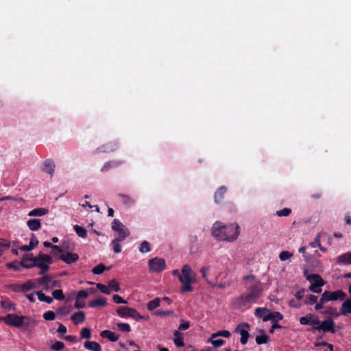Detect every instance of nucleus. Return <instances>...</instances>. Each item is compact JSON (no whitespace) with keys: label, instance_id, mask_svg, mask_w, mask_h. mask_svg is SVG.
<instances>
[{"label":"nucleus","instance_id":"412c9836","mask_svg":"<svg viewBox=\"0 0 351 351\" xmlns=\"http://www.w3.org/2000/svg\"><path fill=\"white\" fill-rule=\"evenodd\" d=\"M227 192V188L224 186H220L215 193V202L217 204H219L222 202L224 198V195Z\"/></svg>","mask_w":351,"mask_h":351},{"label":"nucleus","instance_id":"09e8293b","mask_svg":"<svg viewBox=\"0 0 351 351\" xmlns=\"http://www.w3.org/2000/svg\"><path fill=\"white\" fill-rule=\"evenodd\" d=\"M210 269V266H204L200 269V273L202 274V278L207 282V283L211 285V282L207 278V273L209 271Z\"/></svg>","mask_w":351,"mask_h":351},{"label":"nucleus","instance_id":"864d4df0","mask_svg":"<svg viewBox=\"0 0 351 351\" xmlns=\"http://www.w3.org/2000/svg\"><path fill=\"white\" fill-rule=\"evenodd\" d=\"M43 318L47 321H52L56 318V313L52 311H48L43 314Z\"/></svg>","mask_w":351,"mask_h":351},{"label":"nucleus","instance_id":"bb28decb","mask_svg":"<svg viewBox=\"0 0 351 351\" xmlns=\"http://www.w3.org/2000/svg\"><path fill=\"white\" fill-rule=\"evenodd\" d=\"M107 304L106 299L104 298H99L93 300L88 303V306L91 308H97L99 306H105Z\"/></svg>","mask_w":351,"mask_h":351},{"label":"nucleus","instance_id":"6e6d98bb","mask_svg":"<svg viewBox=\"0 0 351 351\" xmlns=\"http://www.w3.org/2000/svg\"><path fill=\"white\" fill-rule=\"evenodd\" d=\"M317 302V297L316 295L310 294L309 295L306 296V300H305L306 304H314Z\"/></svg>","mask_w":351,"mask_h":351},{"label":"nucleus","instance_id":"e2e57ef3","mask_svg":"<svg viewBox=\"0 0 351 351\" xmlns=\"http://www.w3.org/2000/svg\"><path fill=\"white\" fill-rule=\"evenodd\" d=\"M113 302L116 304H127L128 302L119 295H114L112 298Z\"/></svg>","mask_w":351,"mask_h":351},{"label":"nucleus","instance_id":"603ef678","mask_svg":"<svg viewBox=\"0 0 351 351\" xmlns=\"http://www.w3.org/2000/svg\"><path fill=\"white\" fill-rule=\"evenodd\" d=\"M43 245L45 247H50V248H52L53 250H57L60 253H62L63 252L62 248H61L60 246L53 245L51 243H50L49 241H45L43 243Z\"/></svg>","mask_w":351,"mask_h":351},{"label":"nucleus","instance_id":"f3484780","mask_svg":"<svg viewBox=\"0 0 351 351\" xmlns=\"http://www.w3.org/2000/svg\"><path fill=\"white\" fill-rule=\"evenodd\" d=\"M39 241L34 234H32L30 239V242L28 245H22L19 249L23 252H29L32 250L37 245Z\"/></svg>","mask_w":351,"mask_h":351},{"label":"nucleus","instance_id":"473e14b6","mask_svg":"<svg viewBox=\"0 0 351 351\" xmlns=\"http://www.w3.org/2000/svg\"><path fill=\"white\" fill-rule=\"evenodd\" d=\"M36 295L40 302H45L47 304H51L53 302V298L47 296L42 291L36 292Z\"/></svg>","mask_w":351,"mask_h":351},{"label":"nucleus","instance_id":"b1692460","mask_svg":"<svg viewBox=\"0 0 351 351\" xmlns=\"http://www.w3.org/2000/svg\"><path fill=\"white\" fill-rule=\"evenodd\" d=\"M85 314L83 311H77V312H75V313H73L71 317L72 322L75 324H80V323H82L84 322L85 320Z\"/></svg>","mask_w":351,"mask_h":351},{"label":"nucleus","instance_id":"4be33fe9","mask_svg":"<svg viewBox=\"0 0 351 351\" xmlns=\"http://www.w3.org/2000/svg\"><path fill=\"white\" fill-rule=\"evenodd\" d=\"M337 263L343 265H351V251L343 254L337 258Z\"/></svg>","mask_w":351,"mask_h":351},{"label":"nucleus","instance_id":"5701e85b","mask_svg":"<svg viewBox=\"0 0 351 351\" xmlns=\"http://www.w3.org/2000/svg\"><path fill=\"white\" fill-rule=\"evenodd\" d=\"M174 339L173 343L177 347H183L184 346V335L180 332L179 330H175L173 332Z\"/></svg>","mask_w":351,"mask_h":351},{"label":"nucleus","instance_id":"37998d69","mask_svg":"<svg viewBox=\"0 0 351 351\" xmlns=\"http://www.w3.org/2000/svg\"><path fill=\"white\" fill-rule=\"evenodd\" d=\"M230 335H231V333L230 331L226 330H220L215 333L212 334V338H216L218 337H223L226 338H228L230 337Z\"/></svg>","mask_w":351,"mask_h":351},{"label":"nucleus","instance_id":"7ed1b4c3","mask_svg":"<svg viewBox=\"0 0 351 351\" xmlns=\"http://www.w3.org/2000/svg\"><path fill=\"white\" fill-rule=\"evenodd\" d=\"M52 263V257L43 252H40L37 256H34L33 254H27L22 257L23 267L26 269L36 267L40 269L39 275L47 273L50 269V265Z\"/></svg>","mask_w":351,"mask_h":351},{"label":"nucleus","instance_id":"8fccbe9b","mask_svg":"<svg viewBox=\"0 0 351 351\" xmlns=\"http://www.w3.org/2000/svg\"><path fill=\"white\" fill-rule=\"evenodd\" d=\"M293 256V254L288 251H282L279 254V258L281 261H285Z\"/></svg>","mask_w":351,"mask_h":351},{"label":"nucleus","instance_id":"c85d7f7f","mask_svg":"<svg viewBox=\"0 0 351 351\" xmlns=\"http://www.w3.org/2000/svg\"><path fill=\"white\" fill-rule=\"evenodd\" d=\"M118 197L121 199L122 203L128 208L132 206L135 201L131 197L125 194H119Z\"/></svg>","mask_w":351,"mask_h":351},{"label":"nucleus","instance_id":"774afa93","mask_svg":"<svg viewBox=\"0 0 351 351\" xmlns=\"http://www.w3.org/2000/svg\"><path fill=\"white\" fill-rule=\"evenodd\" d=\"M74 306L76 308H82L85 306V302L84 301H80L78 299H76Z\"/></svg>","mask_w":351,"mask_h":351},{"label":"nucleus","instance_id":"393cba45","mask_svg":"<svg viewBox=\"0 0 351 351\" xmlns=\"http://www.w3.org/2000/svg\"><path fill=\"white\" fill-rule=\"evenodd\" d=\"M84 346L86 349L90 351H102L101 346L96 341H87L84 343Z\"/></svg>","mask_w":351,"mask_h":351},{"label":"nucleus","instance_id":"2f4dec72","mask_svg":"<svg viewBox=\"0 0 351 351\" xmlns=\"http://www.w3.org/2000/svg\"><path fill=\"white\" fill-rule=\"evenodd\" d=\"M123 241V240H121L118 238H114V240H112L111 245L112 246V250L115 253H120L121 252V246L120 245V243Z\"/></svg>","mask_w":351,"mask_h":351},{"label":"nucleus","instance_id":"cd10ccee","mask_svg":"<svg viewBox=\"0 0 351 351\" xmlns=\"http://www.w3.org/2000/svg\"><path fill=\"white\" fill-rule=\"evenodd\" d=\"M121 164H122L121 161H116V160L109 161L104 164V165L102 167L101 171L102 172H106L112 168H116V167H119Z\"/></svg>","mask_w":351,"mask_h":351},{"label":"nucleus","instance_id":"e433bc0d","mask_svg":"<svg viewBox=\"0 0 351 351\" xmlns=\"http://www.w3.org/2000/svg\"><path fill=\"white\" fill-rule=\"evenodd\" d=\"M22 292H27L36 288V285L32 280H28L26 282L21 284Z\"/></svg>","mask_w":351,"mask_h":351},{"label":"nucleus","instance_id":"3c124183","mask_svg":"<svg viewBox=\"0 0 351 351\" xmlns=\"http://www.w3.org/2000/svg\"><path fill=\"white\" fill-rule=\"evenodd\" d=\"M117 327L121 331L124 332H129L131 331L130 326L127 323H118Z\"/></svg>","mask_w":351,"mask_h":351},{"label":"nucleus","instance_id":"5fc2aeb1","mask_svg":"<svg viewBox=\"0 0 351 351\" xmlns=\"http://www.w3.org/2000/svg\"><path fill=\"white\" fill-rule=\"evenodd\" d=\"M108 287H109V289H112V290H114V291H117V292L120 291L119 284L114 279L111 280L109 282Z\"/></svg>","mask_w":351,"mask_h":351},{"label":"nucleus","instance_id":"13d9d810","mask_svg":"<svg viewBox=\"0 0 351 351\" xmlns=\"http://www.w3.org/2000/svg\"><path fill=\"white\" fill-rule=\"evenodd\" d=\"M97 288L103 293H105L107 295L110 294V291L109 289L108 286L107 287L103 284L97 283Z\"/></svg>","mask_w":351,"mask_h":351},{"label":"nucleus","instance_id":"2eb2a0df","mask_svg":"<svg viewBox=\"0 0 351 351\" xmlns=\"http://www.w3.org/2000/svg\"><path fill=\"white\" fill-rule=\"evenodd\" d=\"M349 292L350 293V298L346 300L342 303L339 311L341 315L344 316L351 314V285L349 286Z\"/></svg>","mask_w":351,"mask_h":351},{"label":"nucleus","instance_id":"6ab92c4d","mask_svg":"<svg viewBox=\"0 0 351 351\" xmlns=\"http://www.w3.org/2000/svg\"><path fill=\"white\" fill-rule=\"evenodd\" d=\"M100 336L103 338L108 339L111 342H116L118 341L119 338V335L116 333L109 330H105L100 332Z\"/></svg>","mask_w":351,"mask_h":351},{"label":"nucleus","instance_id":"c756f323","mask_svg":"<svg viewBox=\"0 0 351 351\" xmlns=\"http://www.w3.org/2000/svg\"><path fill=\"white\" fill-rule=\"evenodd\" d=\"M261 332L263 333V335L256 336V343L258 345L267 343L269 340V337L265 334L263 330H261Z\"/></svg>","mask_w":351,"mask_h":351},{"label":"nucleus","instance_id":"338daca9","mask_svg":"<svg viewBox=\"0 0 351 351\" xmlns=\"http://www.w3.org/2000/svg\"><path fill=\"white\" fill-rule=\"evenodd\" d=\"M88 295V293L86 290H81L77 293L76 299L80 300V299L86 298Z\"/></svg>","mask_w":351,"mask_h":351},{"label":"nucleus","instance_id":"ddd939ff","mask_svg":"<svg viewBox=\"0 0 351 351\" xmlns=\"http://www.w3.org/2000/svg\"><path fill=\"white\" fill-rule=\"evenodd\" d=\"M250 325L247 323H243L239 324L235 329L237 332H239L241 337L240 339V342L243 345H245L247 342L248 338L250 337V334L247 330H246L244 328H249Z\"/></svg>","mask_w":351,"mask_h":351},{"label":"nucleus","instance_id":"20e7f679","mask_svg":"<svg viewBox=\"0 0 351 351\" xmlns=\"http://www.w3.org/2000/svg\"><path fill=\"white\" fill-rule=\"evenodd\" d=\"M195 276L190 265L187 264L183 265L181 270V276H179V280L182 283L180 288L182 293L193 291L191 284L195 281Z\"/></svg>","mask_w":351,"mask_h":351},{"label":"nucleus","instance_id":"a211bd4d","mask_svg":"<svg viewBox=\"0 0 351 351\" xmlns=\"http://www.w3.org/2000/svg\"><path fill=\"white\" fill-rule=\"evenodd\" d=\"M283 319V315L278 311L269 312L264 317V322L271 321L272 322H278V321Z\"/></svg>","mask_w":351,"mask_h":351},{"label":"nucleus","instance_id":"0e129e2a","mask_svg":"<svg viewBox=\"0 0 351 351\" xmlns=\"http://www.w3.org/2000/svg\"><path fill=\"white\" fill-rule=\"evenodd\" d=\"M320 237H321V234L319 233L317 234V236L315 237L314 241L313 242L311 243V245L313 247H318V246H320Z\"/></svg>","mask_w":351,"mask_h":351},{"label":"nucleus","instance_id":"9d476101","mask_svg":"<svg viewBox=\"0 0 351 351\" xmlns=\"http://www.w3.org/2000/svg\"><path fill=\"white\" fill-rule=\"evenodd\" d=\"M300 324L301 325H310L312 326L313 330L317 329L318 325L320 324V320L319 317L311 313L307 314L306 316L301 317L299 319Z\"/></svg>","mask_w":351,"mask_h":351},{"label":"nucleus","instance_id":"f257e3e1","mask_svg":"<svg viewBox=\"0 0 351 351\" xmlns=\"http://www.w3.org/2000/svg\"><path fill=\"white\" fill-rule=\"evenodd\" d=\"M245 281L246 293L241 295L237 298V304L239 306L256 303L262 296L263 289L261 283L254 275H247L243 278Z\"/></svg>","mask_w":351,"mask_h":351},{"label":"nucleus","instance_id":"c03bdc74","mask_svg":"<svg viewBox=\"0 0 351 351\" xmlns=\"http://www.w3.org/2000/svg\"><path fill=\"white\" fill-rule=\"evenodd\" d=\"M151 250V245L147 241L141 243L139 247V251L142 253L149 252Z\"/></svg>","mask_w":351,"mask_h":351},{"label":"nucleus","instance_id":"f704fd0d","mask_svg":"<svg viewBox=\"0 0 351 351\" xmlns=\"http://www.w3.org/2000/svg\"><path fill=\"white\" fill-rule=\"evenodd\" d=\"M160 299L159 298H156L153 300L149 301L147 303V308L149 311H153L160 306Z\"/></svg>","mask_w":351,"mask_h":351},{"label":"nucleus","instance_id":"7c9ffc66","mask_svg":"<svg viewBox=\"0 0 351 351\" xmlns=\"http://www.w3.org/2000/svg\"><path fill=\"white\" fill-rule=\"evenodd\" d=\"M49 212L48 209L45 208H38L31 210L28 215L29 216H43L47 214Z\"/></svg>","mask_w":351,"mask_h":351},{"label":"nucleus","instance_id":"f03ea898","mask_svg":"<svg viewBox=\"0 0 351 351\" xmlns=\"http://www.w3.org/2000/svg\"><path fill=\"white\" fill-rule=\"evenodd\" d=\"M239 234L240 228L236 223L224 225L221 221H216L211 228L212 236L220 241H234Z\"/></svg>","mask_w":351,"mask_h":351},{"label":"nucleus","instance_id":"c9c22d12","mask_svg":"<svg viewBox=\"0 0 351 351\" xmlns=\"http://www.w3.org/2000/svg\"><path fill=\"white\" fill-rule=\"evenodd\" d=\"M268 311H269L267 308H257L255 310L254 315L256 317L263 318V320L264 321V317H266Z\"/></svg>","mask_w":351,"mask_h":351},{"label":"nucleus","instance_id":"dca6fc26","mask_svg":"<svg viewBox=\"0 0 351 351\" xmlns=\"http://www.w3.org/2000/svg\"><path fill=\"white\" fill-rule=\"evenodd\" d=\"M54 170L55 164L51 160L47 159L43 162L42 171L49 174L50 178H52Z\"/></svg>","mask_w":351,"mask_h":351},{"label":"nucleus","instance_id":"4d7b16f0","mask_svg":"<svg viewBox=\"0 0 351 351\" xmlns=\"http://www.w3.org/2000/svg\"><path fill=\"white\" fill-rule=\"evenodd\" d=\"M291 213V210L289 208H285L276 211V215L278 217H287Z\"/></svg>","mask_w":351,"mask_h":351},{"label":"nucleus","instance_id":"680f3d73","mask_svg":"<svg viewBox=\"0 0 351 351\" xmlns=\"http://www.w3.org/2000/svg\"><path fill=\"white\" fill-rule=\"evenodd\" d=\"M57 332L59 333L60 337H63V336L66 332V328L65 326H64L62 324H59L58 328L57 330Z\"/></svg>","mask_w":351,"mask_h":351},{"label":"nucleus","instance_id":"58836bf2","mask_svg":"<svg viewBox=\"0 0 351 351\" xmlns=\"http://www.w3.org/2000/svg\"><path fill=\"white\" fill-rule=\"evenodd\" d=\"M52 278L49 276H44L41 278H38L36 280L40 285L48 287L51 282Z\"/></svg>","mask_w":351,"mask_h":351},{"label":"nucleus","instance_id":"6e6552de","mask_svg":"<svg viewBox=\"0 0 351 351\" xmlns=\"http://www.w3.org/2000/svg\"><path fill=\"white\" fill-rule=\"evenodd\" d=\"M111 228L112 230L117 232L118 236L117 238L118 239L124 241L127 237L130 236V232L128 228L117 219H114L112 221Z\"/></svg>","mask_w":351,"mask_h":351},{"label":"nucleus","instance_id":"79ce46f5","mask_svg":"<svg viewBox=\"0 0 351 351\" xmlns=\"http://www.w3.org/2000/svg\"><path fill=\"white\" fill-rule=\"evenodd\" d=\"M215 338H212V336L208 340V342H210L215 348H220L222 346L225 344V341L219 339H215Z\"/></svg>","mask_w":351,"mask_h":351},{"label":"nucleus","instance_id":"f8f14e48","mask_svg":"<svg viewBox=\"0 0 351 351\" xmlns=\"http://www.w3.org/2000/svg\"><path fill=\"white\" fill-rule=\"evenodd\" d=\"M317 330L321 331L322 330L324 332H330L331 333L335 332V322L334 320L329 317L324 319L323 322H320L319 325L317 326Z\"/></svg>","mask_w":351,"mask_h":351},{"label":"nucleus","instance_id":"aec40b11","mask_svg":"<svg viewBox=\"0 0 351 351\" xmlns=\"http://www.w3.org/2000/svg\"><path fill=\"white\" fill-rule=\"evenodd\" d=\"M117 148V143L110 142L106 143L97 149L98 152H114Z\"/></svg>","mask_w":351,"mask_h":351},{"label":"nucleus","instance_id":"49530a36","mask_svg":"<svg viewBox=\"0 0 351 351\" xmlns=\"http://www.w3.org/2000/svg\"><path fill=\"white\" fill-rule=\"evenodd\" d=\"M80 337L82 339H90L91 338V330L88 328H83L80 332Z\"/></svg>","mask_w":351,"mask_h":351},{"label":"nucleus","instance_id":"72a5a7b5","mask_svg":"<svg viewBox=\"0 0 351 351\" xmlns=\"http://www.w3.org/2000/svg\"><path fill=\"white\" fill-rule=\"evenodd\" d=\"M73 229L80 237L84 239L87 237V231L84 228L75 225Z\"/></svg>","mask_w":351,"mask_h":351},{"label":"nucleus","instance_id":"423d86ee","mask_svg":"<svg viewBox=\"0 0 351 351\" xmlns=\"http://www.w3.org/2000/svg\"><path fill=\"white\" fill-rule=\"evenodd\" d=\"M118 315L121 317H132L136 321L145 319V317L141 315L135 308L121 306L117 309Z\"/></svg>","mask_w":351,"mask_h":351},{"label":"nucleus","instance_id":"1a4fd4ad","mask_svg":"<svg viewBox=\"0 0 351 351\" xmlns=\"http://www.w3.org/2000/svg\"><path fill=\"white\" fill-rule=\"evenodd\" d=\"M345 298L346 293L342 290L325 291L322 294V303H326L329 301L343 300Z\"/></svg>","mask_w":351,"mask_h":351},{"label":"nucleus","instance_id":"69168bd1","mask_svg":"<svg viewBox=\"0 0 351 351\" xmlns=\"http://www.w3.org/2000/svg\"><path fill=\"white\" fill-rule=\"evenodd\" d=\"M10 289H11L14 292L19 293L22 292L21 285L20 284H12L9 286Z\"/></svg>","mask_w":351,"mask_h":351},{"label":"nucleus","instance_id":"052dcab7","mask_svg":"<svg viewBox=\"0 0 351 351\" xmlns=\"http://www.w3.org/2000/svg\"><path fill=\"white\" fill-rule=\"evenodd\" d=\"M306 292V290H305L304 289H302L295 293V297L296 298L298 302L300 301L305 296Z\"/></svg>","mask_w":351,"mask_h":351},{"label":"nucleus","instance_id":"a878e982","mask_svg":"<svg viewBox=\"0 0 351 351\" xmlns=\"http://www.w3.org/2000/svg\"><path fill=\"white\" fill-rule=\"evenodd\" d=\"M28 228L32 231L38 230L41 227L40 219H31L27 221Z\"/></svg>","mask_w":351,"mask_h":351},{"label":"nucleus","instance_id":"4c0bfd02","mask_svg":"<svg viewBox=\"0 0 351 351\" xmlns=\"http://www.w3.org/2000/svg\"><path fill=\"white\" fill-rule=\"evenodd\" d=\"M7 268L10 269H12L14 271H19L21 267H23L22 265V260L21 261L20 263L17 262H10L6 264Z\"/></svg>","mask_w":351,"mask_h":351},{"label":"nucleus","instance_id":"de8ad7c7","mask_svg":"<svg viewBox=\"0 0 351 351\" xmlns=\"http://www.w3.org/2000/svg\"><path fill=\"white\" fill-rule=\"evenodd\" d=\"M64 348V344L62 341H57L51 346V349L54 351H61Z\"/></svg>","mask_w":351,"mask_h":351},{"label":"nucleus","instance_id":"4468645a","mask_svg":"<svg viewBox=\"0 0 351 351\" xmlns=\"http://www.w3.org/2000/svg\"><path fill=\"white\" fill-rule=\"evenodd\" d=\"M59 259L62 260L66 264H72L79 260V255L76 253L66 252L65 254H60Z\"/></svg>","mask_w":351,"mask_h":351},{"label":"nucleus","instance_id":"ea45409f","mask_svg":"<svg viewBox=\"0 0 351 351\" xmlns=\"http://www.w3.org/2000/svg\"><path fill=\"white\" fill-rule=\"evenodd\" d=\"M106 269V267L103 263H99L92 269V272L94 274L99 275L101 274Z\"/></svg>","mask_w":351,"mask_h":351},{"label":"nucleus","instance_id":"39448f33","mask_svg":"<svg viewBox=\"0 0 351 351\" xmlns=\"http://www.w3.org/2000/svg\"><path fill=\"white\" fill-rule=\"evenodd\" d=\"M2 319L7 325L17 328H21L23 326L27 328L34 322V320L29 317L19 316L16 314H8Z\"/></svg>","mask_w":351,"mask_h":351},{"label":"nucleus","instance_id":"0eeeda50","mask_svg":"<svg viewBox=\"0 0 351 351\" xmlns=\"http://www.w3.org/2000/svg\"><path fill=\"white\" fill-rule=\"evenodd\" d=\"M306 279L311 283L309 291L315 293L322 292L321 287L324 285L325 282L319 274H310L306 276Z\"/></svg>","mask_w":351,"mask_h":351},{"label":"nucleus","instance_id":"a19ab883","mask_svg":"<svg viewBox=\"0 0 351 351\" xmlns=\"http://www.w3.org/2000/svg\"><path fill=\"white\" fill-rule=\"evenodd\" d=\"M10 247V242L4 239H0V252L1 256L3 254L4 250L9 249Z\"/></svg>","mask_w":351,"mask_h":351},{"label":"nucleus","instance_id":"a18cd8bd","mask_svg":"<svg viewBox=\"0 0 351 351\" xmlns=\"http://www.w3.org/2000/svg\"><path fill=\"white\" fill-rule=\"evenodd\" d=\"M53 299L55 298L58 300H63L64 299V295L62 289H56L52 293Z\"/></svg>","mask_w":351,"mask_h":351},{"label":"nucleus","instance_id":"9b49d317","mask_svg":"<svg viewBox=\"0 0 351 351\" xmlns=\"http://www.w3.org/2000/svg\"><path fill=\"white\" fill-rule=\"evenodd\" d=\"M149 266L151 271L159 273L165 270L167 265L165 259L156 257L149 261Z\"/></svg>","mask_w":351,"mask_h":351},{"label":"nucleus","instance_id":"bf43d9fd","mask_svg":"<svg viewBox=\"0 0 351 351\" xmlns=\"http://www.w3.org/2000/svg\"><path fill=\"white\" fill-rule=\"evenodd\" d=\"M173 313V311H161V310L156 311L154 313V315H156L157 316H160V317H166V316L171 315Z\"/></svg>","mask_w":351,"mask_h":351}]
</instances>
